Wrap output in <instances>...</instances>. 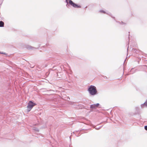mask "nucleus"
Listing matches in <instances>:
<instances>
[{"mask_svg": "<svg viewBox=\"0 0 147 147\" xmlns=\"http://www.w3.org/2000/svg\"><path fill=\"white\" fill-rule=\"evenodd\" d=\"M97 127H96V129H97Z\"/></svg>", "mask_w": 147, "mask_h": 147, "instance_id": "nucleus-11", "label": "nucleus"}, {"mask_svg": "<svg viewBox=\"0 0 147 147\" xmlns=\"http://www.w3.org/2000/svg\"><path fill=\"white\" fill-rule=\"evenodd\" d=\"M36 105V104L35 103H34L31 101H29L27 106L28 112L30 111L33 107Z\"/></svg>", "mask_w": 147, "mask_h": 147, "instance_id": "nucleus-2", "label": "nucleus"}, {"mask_svg": "<svg viewBox=\"0 0 147 147\" xmlns=\"http://www.w3.org/2000/svg\"><path fill=\"white\" fill-rule=\"evenodd\" d=\"M4 25V22L2 21H0V27H3Z\"/></svg>", "mask_w": 147, "mask_h": 147, "instance_id": "nucleus-7", "label": "nucleus"}, {"mask_svg": "<svg viewBox=\"0 0 147 147\" xmlns=\"http://www.w3.org/2000/svg\"><path fill=\"white\" fill-rule=\"evenodd\" d=\"M128 50V48H127V50Z\"/></svg>", "mask_w": 147, "mask_h": 147, "instance_id": "nucleus-13", "label": "nucleus"}, {"mask_svg": "<svg viewBox=\"0 0 147 147\" xmlns=\"http://www.w3.org/2000/svg\"><path fill=\"white\" fill-rule=\"evenodd\" d=\"M136 109H137V108H138V107H136Z\"/></svg>", "mask_w": 147, "mask_h": 147, "instance_id": "nucleus-12", "label": "nucleus"}, {"mask_svg": "<svg viewBox=\"0 0 147 147\" xmlns=\"http://www.w3.org/2000/svg\"><path fill=\"white\" fill-rule=\"evenodd\" d=\"M90 94L91 95H94L97 94V91L96 87L93 86H91L88 89Z\"/></svg>", "mask_w": 147, "mask_h": 147, "instance_id": "nucleus-1", "label": "nucleus"}, {"mask_svg": "<svg viewBox=\"0 0 147 147\" xmlns=\"http://www.w3.org/2000/svg\"><path fill=\"white\" fill-rule=\"evenodd\" d=\"M99 105V104L97 103L96 104H93L91 105L90 106V108L92 109H96Z\"/></svg>", "mask_w": 147, "mask_h": 147, "instance_id": "nucleus-5", "label": "nucleus"}, {"mask_svg": "<svg viewBox=\"0 0 147 147\" xmlns=\"http://www.w3.org/2000/svg\"><path fill=\"white\" fill-rule=\"evenodd\" d=\"M0 54H4V55L6 54V53H1L0 52Z\"/></svg>", "mask_w": 147, "mask_h": 147, "instance_id": "nucleus-10", "label": "nucleus"}, {"mask_svg": "<svg viewBox=\"0 0 147 147\" xmlns=\"http://www.w3.org/2000/svg\"><path fill=\"white\" fill-rule=\"evenodd\" d=\"M133 51L134 52H136V50L134 49H133Z\"/></svg>", "mask_w": 147, "mask_h": 147, "instance_id": "nucleus-9", "label": "nucleus"}, {"mask_svg": "<svg viewBox=\"0 0 147 147\" xmlns=\"http://www.w3.org/2000/svg\"><path fill=\"white\" fill-rule=\"evenodd\" d=\"M140 107L142 109L147 108V100H146L144 103L141 105Z\"/></svg>", "mask_w": 147, "mask_h": 147, "instance_id": "nucleus-4", "label": "nucleus"}, {"mask_svg": "<svg viewBox=\"0 0 147 147\" xmlns=\"http://www.w3.org/2000/svg\"><path fill=\"white\" fill-rule=\"evenodd\" d=\"M144 128L146 130H147V125L145 126Z\"/></svg>", "mask_w": 147, "mask_h": 147, "instance_id": "nucleus-8", "label": "nucleus"}, {"mask_svg": "<svg viewBox=\"0 0 147 147\" xmlns=\"http://www.w3.org/2000/svg\"><path fill=\"white\" fill-rule=\"evenodd\" d=\"M101 12H102V13H106L107 14L109 15L110 16L111 15V13L109 12H106L105 11H104L102 10Z\"/></svg>", "mask_w": 147, "mask_h": 147, "instance_id": "nucleus-6", "label": "nucleus"}, {"mask_svg": "<svg viewBox=\"0 0 147 147\" xmlns=\"http://www.w3.org/2000/svg\"><path fill=\"white\" fill-rule=\"evenodd\" d=\"M69 3L73 7L75 8H80L81 6L80 5H78L73 2L71 0H69ZM66 1L67 2V0H66Z\"/></svg>", "mask_w": 147, "mask_h": 147, "instance_id": "nucleus-3", "label": "nucleus"}]
</instances>
